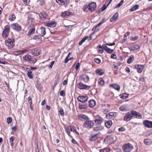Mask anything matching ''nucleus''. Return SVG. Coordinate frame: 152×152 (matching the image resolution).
<instances>
[{
	"label": "nucleus",
	"mask_w": 152,
	"mask_h": 152,
	"mask_svg": "<svg viewBox=\"0 0 152 152\" xmlns=\"http://www.w3.org/2000/svg\"><path fill=\"white\" fill-rule=\"evenodd\" d=\"M28 102L29 103L30 105L32 104V101L31 98L30 96H29L28 98Z\"/></svg>",
	"instance_id": "6e6d98bb"
},
{
	"label": "nucleus",
	"mask_w": 152,
	"mask_h": 152,
	"mask_svg": "<svg viewBox=\"0 0 152 152\" xmlns=\"http://www.w3.org/2000/svg\"><path fill=\"white\" fill-rule=\"evenodd\" d=\"M110 151V149L106 148L101 149L100 150V152H109Z\"/></svg>",
	"instance_id": "c03bdc74"
},
{
	"label": "nucleus",
	"mask_w": 152,
	"mask_h": 152,
	"mask_svg": "<svg viewBox=\"0 0 152 152\" xmlns=\"http://www.w3.org/2000/svg\"><path fill=\"white\" fill-rule=\"evenodd\" d=\"M90 9V12H91L95 11L96 8V4L95 2H93L88 4Z\"/></svg>",
	"instance_id": "9b49d317"
},
{
	"label": "nucleus",
	"mask_w": 152,
	"mask_h": 152,
	"mask_svg": "<svg viewBox=\"0 0 152 152\" xmlns=\"http://www.w3.org/2000/svg\"><path fill=\"white\" fill-rule=\"evenodd\" d=\"M135 68L137 69V72L139 73H141L142 72L144 66L142 65H138L135 66Z\"/></svg>",
	"instance_id": "6ab92c4d"
},
{
	"label": "nucleus",
	"mask_w": 152,
	"mask_h": 152,
	"mask_svg": "<svg viewBox=\"0 0 152 152\" xmlns=\"http://www.w3.org/2000/svg\"><path fill=\"white\" fill-rule=\"evenodd\" d=\"M89 106L90 107H93L96 105V102L94 100H90L89 102Z\"/></svg>",
	"instance_id": "cd10ccee"
},
{
	"label": "nucleus",
	"mask_w": 152,
	"mask_h": 152,
	"mask_svg": "<svg viewBox=\"0 0 152 152\" xmlns=\"http://www.w3.org/2000/svg\"><path fill=\"white\" fill-rule=\"evenodd\" d=\"M138 37L137 36H136L134 37H132L131 38V39L132 40L134 41L137 40L138 39Z\"/></svg>",
	"instance_id": "bf43d9fd"
},
{
	"label": "nucleus",
	"mask_w": 152,
	"mask_h": 152,
	"mask_svg": "<svg viewBox=\"0 0 152 152\" xmlns=\"http://www.w3.org/2000/svg\"><path fill=\"white\" fill-rule=\"evenodd\" d=\"M104 129V127L103 126L100 125L96 126L93 128V130L95 131H98L102 130Z\"/></svg>",
	"instance_id": "5701e85b"
},
{
	"label": "nucleus",
	"mask_w": 152,
	"mask_h": 152,
	"mask_svg": "<svg viewBox=\"0 0 152 152\" xmlns=\"http://www.w3.org/2000/svg\"><path fill=\"white\" fill-rule=\"evenodd\" d=\"M132 117L131 112L128 113L124 117V120L128 121L130 120Z\"/></svg>",
	"instance_id": "ddd939ff"
},
{
	"label": "nucleus",
	"mask_w": 152,
	"mask_h": 152,
	"mask_svg": "<svg viewBox=\"0 0 152 152\" xmlns=\"http://www.w3.org/2000/svg\"><path fill=\"white\" fill-rule=\"evenodd\" d=\"M108 115L110 116L115 117L117 115V113L116 112H110L109 113Z\"/></svg>",
	"instance_id": "49530a36"
},
{
	"label": "nucleus",
	"mask_w": 152,
	"mask_h": 152,
	"mask_svg": "<svg viewBox=\"0 0 152 152\" xmlns=\"http://www.w3.org/2000/svg\"><path fill=\"white\" fill-rule=\"evenodd\" d=\"M78 86L81 89L88 90L90 88L91 86L84 84L83 83H80L78 84Z\"/></svg>",
	"instance_id": "6e6552de"
},
{
	"label": "nucleus",
	"mask_w": 152,
	"mask_h": 152,
	"mask_svg": "<svg viewBox=\"0 0 152 152\" xmlns=\"http://www.w3.org/2000/svg\"><path fill=\"white\" fill-rule=\"evenodd\" d=\"M33 39L35 40H36L37 41H42V38L41 37L40 35H35L33 38Z\"/></svg>",
	"instance_id": "f704fd0d"
},
{
	"label": "nucleus",
	"mask_w": 152,
	"mask_h": 152,
	"mask_svg": "<svg viewBox=\"0 0 152 152\" xmlns=\"http://www.w3.org/2000/svg\"><path fill=\"white\" fill-rule=\"evenodd\" d=\"M103 119L100 117L99 119H96L95 121V122L96 125L101 124L103 122Z\"/></svg>",
	"instance_id": "393cba45"
},
{
	"label": "nucleus",
	"mask_w": 152,
	"mask_h": 152,
	"mask_svg": "<svg viewBox=\"0 0 152 152\" xmlns=\"http://www.w3.org/2000/svg\"><path fill=\"white\" fill-rule=\"evenodd\" d=\"M139 8V6L138 5H136L134 6L130 10V11L133 12L136 10L138 9Z\"/></svg>",
	"instance_id": "c9c22d12"
},
{
	"label": "nucleus",
	"mask_w": 152,
	"mask_h": 152,
	"mask_svg": "<svg viewBox=\"0 0 152 152\" xmlns=\"http://www.w3.org/2000/svg\"><path fill=\"white\" fill-rule=\"evenodd\" d=\"M41 53V51L37 48H35L31 50V53L34 56H38Z\"/></svg>",
	"instance_id": "f8f14e48"
},
{
	"label": "nucleus",
	"mask_w": 152,
	"mask_h": 152,
	"mask_svg": "<svg viewBox=\"0 0 152 152\" xmlns=\"http://www.w3.org/2000/svg\"><path fill=\"white\" fill-rule=\"evenodd\" d=\"M133 148L132 145L129 143L126 144L123 146V149L125 152H129L133 149Z\"/></svg>",
	"instance_id": "20e7f679"
},
{
	"label": "nucleus",
	"mask_w": 152,
	"mask_h": 152,
	"mask_svg": "<svg viewBox=\"0 0 152 152\" xmlns=\"http://www.w3.org/2000/svg\"><path fill=\"white\" fill-rule=\"evenodd\" d=\"M69 15V13L67 11H65L64 12H62L61 13V16L62 17H64L65 16V15Z\"/></svg>",
	"instance_id": "3c124183"
},
{
	"label": "nucleus",
	"mask_w": 152,
	"mask_h": 152,
	"mask_svg": "<svg viewBox=\"0 0 152 152\" xmlns=\"http://www.w3.org/2000/svg\"><path fill=\"white\" fill-rule=\"evenodd\" d=\"M35 31V28H31L29 31L28 34V36H30L31 35L33 34L34 32Z\"/></svg>",
	"instance_id": "72a5a7b5"
},
{
	"label": "nucleus",
	"mask_w": 152,
	"mask_h": 152,
	"mask_svg": "<svg viewBox=\"0 0 152 152\" xmlns=\"http://www.w3.org/2000/svg\"><path fill=\"white\" fill-rule=\"evenodd\" d=\"M151 140L150 139H146L144 140V143L146 145H149L151 143Z\"/></svg>",
	"instance_id": "ea45409f"
},
{
	"label": "nucleus",
	"mask_w": 152,
	"mask_h": 152,
	"mask_svg": "<svg viewBox=\"0 0 152 152\" xmlns=\"http://www.w3.org/2000/svg\"><path fill=\"white\" fill-rule=\"evenodd\" d=\"M100 137V134H96L93 136H91L89 137L90 141H93L98 139Z\"/></svg>",
	"instance_id": "dca6fc26"
},
{
	"label": "nucleus",
	"mask_w": 152,
	"mask_h": 152,
	"mask_svg": "<svg viewBox=\"0 0 152 152\" xmlns=\"http://www.w3.org/2000/svg\"><path fill=\"white\" fill-rule=\"evenodd\" d=\"M94 61L97 64H100L101 62V60L99 58H95Z\"/></svg>",
	"instance_id": "5fc2aeb1"
},
{
	"label": "nucleus",
	"mask_w": 152,
	"mask_h": 152,
	"mask_svg": "<svg viewBox=\"0 0 152 152\" xmlns=\"http://www.w3.org/2000/svg\"><path fill=\"white\" fill-rule=\"evenodd\" d=\"M143 124L145 126L149 128H152V121L145 120L143 121Z\"/></svg>",
	"instance_id": "a211bd4d"
},
{
	"label": "nucleus",
	"mask_w": 152,
	"mask_h": 152,
	"mask_svg": "<svg viewBox=\"0 0 152 152\" xmlns=\"http://www.w3.org/2000/svg\"><path fill=\"white\" fill-rule=\"evenodd\" d=\"M83 9L84 11L85 12H90V9L89 7V5H84L83 7Z\"/></svg>",
	"instance_id": "a878e982"
},
{
	"label": "nucleus",
	"mask_w": 152,
	"mask_h": 152,
	"mask_svg": "<svg viewBox=\"0 0 152 152\" xmlns=\"http://www.w3.org/2000/svg\"><path fill=\"white\" fill-rule=\"evenodd\" d=\"M70 128V130L71 131L73 132L74 133L76 134H77V135L79 134V133L74 128L72 127L71 126H69Z\"/></svg>",
	"instance_id": "a19ab883"
},
{
	"label": "nucleus",
	"mask_w": 152,
	"mask_h": 152,
	"mask_svg": "<svg viewBox=\"0 0 152 152\" xmlns=\"http://www.w3.org/2000/svg\"><path fill=\"white\" fill-rule=\"evenodd\" d=\"M108 5L106 6L105 5H104L101 8V10L102 11H104L107 8V7Z\"/></svg>",
	"instance_id": "680f3d73"
},
{
	"label": "nucleus",
	"mask_w": 152,
	"mask_h": 152,
	"mask_svg": "<svg viewBox=\"0 0 152 152\" xmlns=\"http://www.w3.org/2000/svg\"><path fill=\"white\" fill-rule=\"evenodd\" d=\"M134 59V56L132 55L130 56L127 60V63L129 64H130L132 61H133Z\"/></svg>",
	"instance_id": "473e14b6"
},
{
	"label": "nucleus",
	"mask_w": 152,
	"mask_h": 152,
	"mask_svg": "<svg viewBox=\"0 0 152 152\" xmlns=\"http://www.w3.org/2000/svg\"><path fill=\"white\" fill-rule=\"evenodd\" d=\"M125 129H126L124 128L123 127H121L119 128L118 129V130L119 132H120V131L124 132V131L125 130Z\"/></svg>",
	"instance_id": "e2e57ef3"
},
{
	"label": "nucleus",
	"mask_w": 152,
	"mask_h": 152,
	"mask_svg": "<svg viewBox=\"0 0 152 152\" xmlns=\"http://www.w3.org/2000/svg\"><path fill=\"white\" fill-rule=\"evenodd\" d=\"M88 38V37L87 36H85L83 38L81 41L79 42V45H82L83 43Z\"/></svg>",
	"instance_id": "37998d69"
},
{
	"label": "nucleus",
	"mask_w": 152,
	"mask_h": 152,
	"mask_svg": "<svg viewBox=\"0 0 152 152\" xmlns=\"http://www.w3.org/2000/svg\"><path fill=\"white\" fill-rule=\"evenodd\" d=\"M15 139V137L12 136L11 137L10 139V145L11 146H13V141Z\"/></svg>",
	"instance_id": "a18cd8bd"
},
{
	"label": "nucleus",
	"mask_w": 152,
	"mask_h": 152,
	"mask_svg": "<svg viewBox=\"0 0 152 152\" xmlns=\"http://www.w3.org/2000/svg\"><path fill=\"white\" fill-rule=\"evenodd\" d=\"M99 84L103 86L104 84V81L102 78H100L99 80Z\"/></svg>",
	"instance_id": "8fccbe9b"
},
{
	"label": "nucleus",
	"mask_w": 152,
	"mask_h": 152,
	"mask_svg": "<svg viewBox=\"0 0 152 152\" xmlns=\"http://www.w3.org/2000/svg\"><path fill=\"white\" fill-rule=\"evenodd\" d=\"M12 121V119L10 117H8L7 118V123L8 124L10 123Z\"/></svg>",
	"instance_id": "4d7b16f0"
},
{
	"label": "nucleus",
	"mask_w": 152,
	"mask_h": 152,
	"mask_svg": "<svg viewBox=\"0 0 152 152\" xmlns=\"http://www.w3.org/2000/svg\"><path fill=\"white\" fill-rule=\"evenodd\" d=\"M80 66V64L79 62L77 63L76 64V67H75V69L76 70H77L78 69L79 66Z\"/></svg>",
	"instance_id": "0e129e2a"
},
{
	"label": "nucleus",
	"mask_w": 152,
	"mask_h": 152,
	"mask_svg": "<svg viewBox=\"0 0 152 152\" xmlns=\"http://www.w3.org/2000/svg\"><path fill=\"white\" fill-rule=\"evenodd\" d=\"M118 18V13L116 12L115 14L110 19V22H113L117 20Z\"/></svg>",
	"instance_id": "4be33fe9"
},
{
	"label": "nucleus",
	"mask_w": 152,
	"mask_h": 152,
	"mask_svg": "<svg viewBox=\"0 0 152 152\" xmlns=\"http://www.w3.org/2000/svg\"><path fill=\"white\" fill-rule=\"evenodd\" d=\"M124 2V0H121L119 3L115 6V8H117L120 7L123 4Z\"/></svg>",
	"instance_id": "09e8293b"
},
{
	"label": "nucleus",
	"mask_w": 152,
	"mask_h": 152,
	"mask_svg": "<svg viewBox=\"0 0 152 152\" xmlns=\"http://www.w3.org/2000/svg\"><path fill=\"white\" fill-rule=\"evenodd\" d=\"M23 59L24 61L26 62H28L30 63H35L37 61V60L34 58H31V56L27 55L23 57Z\"/></svg>",
	"instance_id": "f257e3e1"
},
{
	"label": "nucleus",
	"mask_w": 152,
	"mask_h": 152,
	"mask_svg": "<svg viewBox=\"0 0 152 152\" xmlns=\"http://www.w3.org/2000/svg\"><path fill=\"white\" fill-rule=\"evenodd\" d=\"M37 32L42 37L45 35L46 33L45 28L44 27H41L38 29L37 30Z\"/></svg>",
	"instance_id": "423d86ee"
},
{
	"label": "nucleus",
	"mask_w": 152,
	"mask_h": 152,
	"mask_svg": "<svg viewBox=\"0 0 152 152\" xmlns=\"http://www.w3.org/2000/svg\"><path fill=\"white\" fill-rule=\"evenodd\" d=\"M71 142L74 144H77V142L74 139H72L71 140Z\"/></svg>",
	"instance_id": "338daca9"
},
{
	"label": "nucleus",
	"mask_w": 152,
	"mask_h": 152,
	"mask_svg": "<svg viewBox=\"0 0 152 152\" xmlns=\"http://www.w3.org/2000/svg\"><path fill=\"white\" fill-rule=\"evenodd\" d=\"M10 31V27L8 25H7L4 27V30L3 31L2 36L4 37H6L9 34Z\"/></svg>",
	"instance_id": "39448f33"
},
{
	"label": "nucleus",
	"mask_w": 152,
	"mask_h": 152,
	"mask_svg": "<svg viewBox=\"0 0 152 152\" xmlns=\"http://www.w3.org/2000/svg\"><path fill=\"white\" fill-rule=\"evenodd\" d=\"M60 94L61 96H65V93L63 90H61L60 92Z\"/></svg>",
	"instance_id": "052dcab7"
},
{
	"label": "nucleus",
	"mask_w": 152,
	"mask_h": 152,
	"mask_svg": "<svg viewBox=\"0 0 152 152\" xmlns=\"http://www.w3.org/2000/svg\"><path fill=\"white\" fill-rule=\"evenodd\" d=\"M132 117H134L138 118H142L141 114L139 113L132 110L131 111Z\"/></svg>",
	"instance_id": "2eb2a0df"
},
{
	"label": "nucleus",
	"mask_w": 152,
	"mask_h": 152,
	"mask_svg": "<svg viewBox=\"0 0 152 152\" xmlns=\"http://www.w3.org/2000/svg\"><path fill=\"white\" fill-rule=\"evenodd\" d=\"M88 97L86 96H79L77 98L78 100L82 103H85L88 100Z\"/></svg>",
	"instance_id": "0eeeda50"
},
{
	"label": "nucleus",
	"mask_w": 152,
	"mask_h": 152,
	"mask_svg": "<svg viewBox=\"0 0 152 152\" xmlns=\"http://www.w3.org/2000/svg\"><path fill=\"white\" fill-rule=\"evenodd\" d=\"M56 2L60 5H62L65 4L64 1L63 0H55Z\"/></svg>",
	"instance_id": "58836bf2"
},
{
	"label": "nucleus",
	"mask_w": 152,
	"mask_h": 152,
	"mask_svg": "<svg viewBox=\"0 0 152 152\" xmlns=\"http://www.w3.org/2000/svg\"><path fill=\"white\" fill-rule=\"evenodd\" d=\"M15 39H8L5 40V45L9 48H12L15 45Z\"/></svg>",
	"instance_id": "7ed1b4c3"
},
{
	"label": "nucleus",
	"mask_w": 152,
	"mask_h": 152,
	"mask_svg": "<svg viewBox=\"0 0 152 152\" xmlns=\"http://www.w3.org/2000/svg\"><path fill=\"white\" fill-rule=\"evenodd\" d=\"M81 79L82 80L86 83L89 81V78L88 75H83L81 76Z\"/></svg>",
	"instance_id": "b1692460"
},
{
	"label": "nucleus",
	"mask_w": 152,
	"mask_h": 152,
	"mask_svg": "<svg viewBox=\"0 0 152 152\" xmlns=\"http://www.w3.org/2000/svg\"><path fill=\"white\" fill-rule=\"evenodd\" d=\"M102 47L104 49L107 53L109 54L112 53L113 51L114 50L113 49H111L108 48L106 45L105 44H103L102 45Z\"/></svg>",
	"instance_id": "f3484780"
},
{
	"label": "nucleus",
	"mask_w": 152,
	"mask_h": 152,
	"mask_svg": "<svg viewBox=\"0 0 152 152\" xmlns=\"http://www.w3.org/2000/svg\"><path fill=\"white\" fill-rule=\"evenodd\" d=\"M28 22L29 24H31V23H34L35 22V20L34 18H31V17L28 16Z\"/></svg>",
	"instance_id": "4c0bfd02"
},
{
	"label": "nucleus",
	"mask_w": 152,
	"mask_h": 152,
	"mask_svg": "<svg viewBox=\"0 0 152 152\" xmlns=\"http://www.w3.org/2000/svg\"><path fill=\"white\" fill-rule=\"evenodd\" d=\"M112 124V122L111 121H108L105 123V126L107 128H110Z\"/></svg>",
	"instance_id": "7c9ffc66"
},
{
	"label": "nucleus",
	"mask_w": 152,
	"mask_h": 152,
	"mask_svg": "<svg viewBox=\"0 0 152 152\" xmlns=\"http://www.w3.org/2000/svg\"><path fill=\"white\" fill-rule=\"evenodd\" d=\"M119 110L122 111H127V107L125 105H122L120 106L119 108Z\"/></svg>",
	"instance_id": "2f4dec72"
},
{
	"label": "nucleus",
	"mask_w": 152,
	"mask_h": 152,
	"mask_svg": "<svg viewBox=\"0 0 152 152\" xmlns=\"http://www.w3.org/2000/svg\"><path fill=\"white\" fill-rule=\"evenodd\" d=\"M11 18H10V20L11 21L13 20L15 18V16L14 15H12L11 16Z\"/></svg>",
	"instance_id": "69168bd1"
},
{
	"label": "nucleus",
	"mask_w": 152,
	"mask_h": 152,
	"mask_svg": "<svg viewBox=\"0 0 152 152\" xmlns=\"http://www.w3.org/2000/svg\"><path fill=\"white\" fill-rule=\"evenodd\" d=\"M78 119L81 121H83L84 120H88L90 118L87 116L83 114H80L78 116Z\"/></svg>",
	"instance_id": "4468645a"
},
{
	"label": "nucleus",
	"mask_w": 152,
	"mask_h": 152,
	"mask_svg": "<svg viewBox=\"0 0 152 152\" xmlns=\"http://www.w3.org/2000/svg\"><path fill=\"white\" fill-rule=\"evenodd\" d=\"M79 107L80 109H86L88 107V104L84 103H80L79 104Z\"/></svg>",
	"instance_id": "aec40b11"
},
{
	"label": "nucleus",
	"mask_w": 152,
	"mask_h": 152,
	"mask_svg": "<svg viewBox=\"0 0 152 152\" xmlns=\"http://www.w3.org/2000/svg\"><path fill=\"white\" fill-rule=\"evenodd\" d=\"M59 115L61 116L63 115H64V111L62 108H61L59 111L58 112Z\"/></svg>",
	"instance_id": "603ef678"
},
{
	"label": "nucleus",
	"mask_w": 152,
	"mask_h": 152,
	"mask_svg": "<svg viewBox=\"0 0 152 152\" xmlns=\"http://www.w3.org/2000/svg\"><path fill=\"white\" fill-rule=\"evenodd\" d=\"M12 28L17 31H18L21 30V26L17 23H13L11 25Z\"/></svg>",
	"instance_id": "9d476101"
},
{
	"label": "nucleus",
	"mask_w": 152,
	"mask_h": 152,
	"mask_svg": "<svg viewBox=\"0 0 152 152\" xmlns=\"http://www.w3.org/2000/svg\"><path fill=\"white\" fill-rule=\"evenodd\" d=\"M39 16L40 18L43 20L46 19L48 17L47 14L44 12H40Z\"/></svg>",
	"instance_id": "412c9836"
},
{
	"label": "nucleus",
	"mask_w": 152,
	"mask_h": 152,
	"mask_svg": "<svg viewBox=\"0 0 152 152\" xmlns=\"http://www.w3.org/2000/svg\"><path fill=\"white\" fill-rule=\"evenodd\" d=\"M27 75L29 78L32 79L33 78V75L32 74V72H28L27 73Z\"/></svg>",
	"instance_id": "de8ad7c7"
},
{
	"label": "nucleus",
	"mask_w": 152,
	"mask_h": 152,
	"mask_svg": "<svg viewBox=\"0 0 152 152\" xmlns=\"http://www.w3.org/2000/svg\"><path fill=\"white\" fill-rule=\"evenodd\" d=\"M140 48V47L139 45H134L131 48H129V49L130 51H134L135 50H137Z\"/></svg>",
	"instance_id": "c85d7f7f"
},
{
	"label": "nucleus",
	"mask_w": 152,
	"mask_h": 152,
	"mask_svg": "<svg viewBox=\"0 0 152 152\" xmlns=\"http://www.w3.org/2000/svg\"><path fill=\"white\" fill-rule=\"evenodd\" d=\"M97 48L99 49L98 50V52L99 53H102L103 52V49L101 45H98Z\"/></svg>",
	"instance_id": "79ce46f5"
},
{
	"label": "nucleus",
	"mask_w": 152,
	"mask_h": 152,
	"mask_svg": "<svg viewBox=\"0 0 152 152\" xmlns=\"http://www.w3.org/2000/svg\"><path fill=\"white\" fill-rule=\"evenodd\" d=\"M120 96L122 99H124L128 98L129 96V95L126 94H123L120 95Z\"/></svg>",
	"instance_id": "e433bc0d"
},
{
	"label": "nucleus",
	"mask_w": 152,
	"mask_h": 152,
	"mask_svg": "<svg viewBox=\"0 0 152 152\" xmlns=\"http://www.w3.org/2000/svg\"><path fill=\"white\" fill-rule=\"evenodd\" d=\"M54 62H55L54 61H52L51 62L50 64V65L48 66V68L49 69H51L52 68L53 65L54 63Z\"/></svg>",
	"instance_id": "13d9d810"
},
{
	"label": "nucleus",
	"mask_w": 152,
	"mask_h": 152,
	"mask_svg": "<svg viewBox=\"0 0 152 152\" xmlns=\"http://www.w3.org/2000/svg\"><path fill=\"white\" fill-rule=\"evenodd\" d=\"M110 86L112 87L117 91L119 90L120 89V86L119 85L116 84H112Z\"/></svg>",
	"instance_id": "bb28decb"
},
{
	"label": "nucleus",
	"mask_w": 152,
	"mask_h": 152,
	"mask_svg": "<svg viewBox=\"0 0 152 152\" xmlns=\"http://www.w3.org/2000/svg\"><path fill=\"white\" fill-rule=\"evenodd\" d=\"M44 25L45 26L53 28L56 26V23L54 21H50L45 22L44 23Z\"/></svg>",
	"instance_id": "1a4fd4ad"
},
{
	"label": "nucleus",
	"mask_w": 152,
	"mask_h": 152,
	"mask_svg": "<svg viewBox=\"0 0 152 152\" xmlns=\"http://www.w3.org/2000/svg\"><path fill=\"white\" fill-rule=\"evenodd\" d=\"M117 57V56L115 53H113L111 56V58L114 59H115Z\"/></svg>",
	"instance_id": "864d4df0"
},
{
	"label": "nucleus",
	"mask_w": 152,
	"mask_h": 152,
	"mask_svg": "<svg viewBox=\"0 0 152 152\" xmlns=\"http://www.w3.org/2000/svg\"><path fill=\"white\" fill-rule=\"evenodd\" d=\"M130 34V33L129 32H127L124 35V37L126 38V37L128 36Z\"/></svg>",
	"instance_id": "774afa93"
},
{
	"label": "nucleus",
	"mask_w": 152,
	"mask_h": 152,
	"mask_svg": "<svg viewBox=\"0 0 152 152\" xmlns=\"http://www.w3.org/2000/svg\"><path fill=\"white\" fill-rule=\"evenodd\" d=\"M96 73L99 75H103L104 72L101 69H99L96 70Z\"/></svg>",
	"instance_id": "c756f323"
},
{
	"label": "nucleus",
	"mask_w": 152,
	"mask_h": 152,
	"mask_svg": "<svg viewBox=\"0 0 152 152\" xmlns=\"http://www.w3.org/2000/svg\"><path fill=\"white\" fill-rule=\"evenodd\" d=\"M94 123L93 121L87 120L83 125V126L84 128H87L88 129H91L94 126Z\"/></svg>",
	"instance_id": "f03ea898"
}]
</instances>
